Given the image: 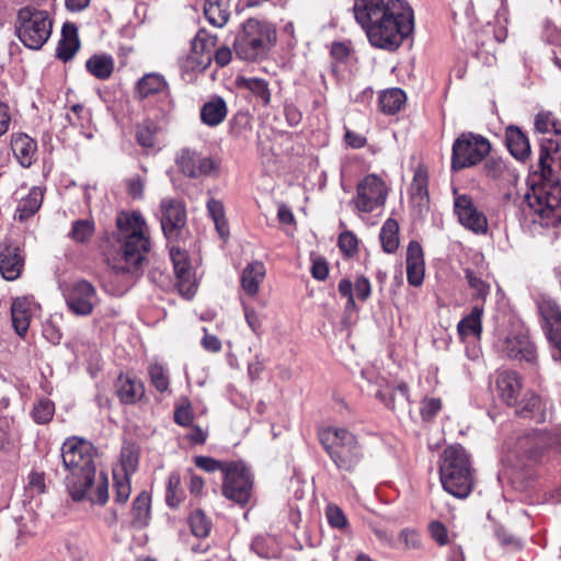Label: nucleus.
<instances>
[{"mask_svg": "<svg viewBox=\"0 0 561 561\" xmlns=\"http://www.w3.org/2000/svg\"><path fill=\"white\" fill-rule=\"evenodd\" d=\"M354 18L377 48L398 49L414 30L412 8L404 0H354Z\"/></svg>", "mask_w": 561, "mask_h": 561, "instance_id": "f257e3e1", "label": "nucleus"}, {"mask_svg": "<svg viewBox=\"0 0 561 561\" xmlns=\"http://www.w3.org/2000/svg\"><path fill=\"white\" fill-rule=\"evenodd\" d=\"M554 160L561 169L559 142L548 139V144L540 145L538 168L541 183L526 194L519 207V220L524 227H554L561 222V183L553 175L551 163Z\"/></svg>", "mask_w": 561, "mask_h": 561, "instance_id": "f03ea898", "label": "nucleus"}, {"mask_svg": "<svg viewBox=\"0 0 561 561\" xmlns=\"http://www.w3.org/2000/svg\"><path fill=\"white\" fill-rule=\"evenodd\" d=\"M116 222V240L119 250L111 266L115 276L122 277L125 283V288L118 291V294H123L134 284L146 254L150 250V239L147 222L139 211H123L117 216Z\"/></svg>", "mask_w": 561, "mask_h": 561, "instance_id": "7ed1b4c3", "label": "nucleus"}, {"mask_svg": "<svg viewBox=\"0 0 561 561\" xmlns=\"http://www.w3.org/2000/svg\"><path fill=\"white\" fill-rule=\"evenodd\" d=\"M91 443L72 436V501H87L104 507L110 500V481L104 471L96 472Z\"/></svg>", "mask_w": 561, "mask_h": 561, "instance_id": "20e7f679", "label": "nucleus"}, {"mask_svg": "<svg viewBox=\"0 0 561 561\" xmlns=\"http://www.w3.org/2000/svg\"><path fill=\"white\" fill-rule=\"evenodd\" d=\"M439 478L443 489L458 499H466L473 488V469L465 448L459 445L446 447L439 459Z\"/></svg>", "mask_w": 561, "mask_h": 561, "instance_id": "39448f33", "label": "nucleus"}, {"mask_svg": "<svg viewBox=\"0 0 561 561\" xmlns=\"http://www.w3.org/2000/svg\"><path fill=\"white\" fill-rule=\"evenodd\" d=\"M276 43V28L265 20L248 19L234 41L237 56L245 61L265 59Z\"/></svg>", "mask_w": 561, "mask_h": 561, "instance_id": "423d86ee", "label": "nucleus"}, {"mask_svg": "<svg viewBox=\"0 0 561 561\" xmlns=\"http://www.w3.org/2000/svg\"><path fill=\"white\" fill-rule=\"evenodd\" d=\"M319 439L339 470L351 472L363 459L356 436L346 428L330 426L319 433Z\"/></svg>", "mask_w": 561, "mask_h": 561, "instance_id": "0eeeda50", "label": "nucleus"}, {"mask_svg": "<svg viewBox=\"0 0 561 561\" xmlns=\"http://www.w3.org/2000/svg\"><path fill=\"white\" fill-rule=\"evenodd\" d=\"M53 31V20L47 11L32 5L21 8L16 14L15 34L30 49H39L48 41Z\"/></svg>", "mask_w": 561, "mask_h": 561, "instance_id": "6e6552de", "label": "nucleus"}, {"mask_svg": "<svg viewBox=\"0 0 561 561\" xmlns=\"http://www.w3.org/2000/svg\"><path fill=\"white\" fill-rule=\"evenodd\" d=\"M253 490V474L243 461H229L224 476L222 494L230 501L244 506Z\"/></svg>", "mask_w": 561, "mask_h": 561, "instance_id": "1a4fd4ad", "label": "nucleus"}, {"mask_svg": "<svg viewBox=\"0 0 561 561\" xmlns=\"http://www.w3.org/2000/svg\"><path fill=\"white\" fill-rule=\"evenodd\" d=\"M536 305L550 344L551 356L561 364V307L546 294L537 296Z\"/></svg>", "mask_w": 561, "mask_h": 561, "instance_id": "9d476101", "label": "nucleus"}, {"mask_svg": "<svg viewBox=\"0 0 561 561\" xmlns=\"http://www.w3.org/2000/svg\"><path fill=\"white\" fill-rule=\"evenodd\" d=\"M491 146L486 138L465 133L453 145L451 167L454 170L465 169L481 162L490 152Z\"/></svg>", "mask_w": 561, "mask_h": 561, "instance_id": "9b49d317", "label": "nucleus"}, {"mask_svg": "<svg viewBox=\"0 0 561 561\" xmlns=\"http://www.w3.org/2000/svg\"><path fill=\"white\" fill-rule=\"evenodd\" d=\"M388 188L386 183L376 174H368L356 186V195L352 201L358 213H373L386 203Z\"/></svg>", "mask_w": 561, "mask_h": 561, "instance_id": "f8f14e48", "label": "nucleus"}, {"mask_svg": "<svg viewBox=\"0 0 561 561\" xmlns=\"http://www.w3.org/2000/svg\"><path fill=\"white\" fill-rule=\"evenodd\" d=\"M214 39L205 33H198L191 43V51L179 59L183 76L192 79L194 75L203 72L211 62Z\"/></svg>", "mask_w": 561, "mask_h": 561, "instance_id": "ddd939ff", "label": "nucleus"}, {"mask_svg": "<svg viewBox=\"0 0 561 561\" xmlns=\"http://www.w3.org/2000/svg\"><path fill=\"white\" fill-rule=\"evenodd\" d=\"M454 213L459 224L476 234L488 232V219L483 211L479 210L473 199L468 194H459L457 188L453 190Z\"/></svg>", "mask_w": 561, "mask_h": 561, "instance_id": "4468645a", "label": "nucleus"}, {"mask_svg": "<svg viewBox=\"0 0 561 561\" xmlns=\"http://www.w3.org/2000/svg\"><path fill=\"white\" fill-rule=\"evenodd\" d=\"M160 222L168 241H176L186 226V209L183 202L172 197L160 202Z\"/></svg>", "mask_w": 561, "mask_h": 561, "instance_id": "2eb2a0df", "label": "nucleus"}, {"mask_svg": "<svg viewBox=\"0 0 561 561\" xmlns=\"http://www.w3.org/2000/svg\"><path fill=\"white\" fill-rule=\"evenodd\" d=\"M170 257L173 264L179 291L186 299H191L196 293L197 282L188 254L179 247L172 245L170 248Z\"/></svg>", "mask_w": 561, "mask_h": 561, "instance_id": "dca6fc26", "label": "nucleus"}, {"mask_svg": "<svg viewBox=\"0 0 561 561\" xmlns=\"http://www.w3.org/2000/svg\"><path fill=\"white\" fill-rule=\"evenodd\" d=\"M502 352L510 358L535 363L537 350L524 329L511 331L502 343Z\"/></svg>", "mask_w": 561, "mask_h": 561, "instance_id": "f3484780", "label": "nucleus"}, {"mask_svg": "<svg viewBox=\"0 0 561 561\" xmlns=\"http://www.w3.org/2000/svg\"><path fill=\"white\" fill-rule=\"evenodd\" d=\"M546 443L557 453H561V430L549 436L534 432L520 437L517 442L518 453H523L531 461H538L540 458V446Z\"/></svg>", "mask_w": 561, "mask_h": 561, "instance_id": "a211bd4d", "label": "nucleus"}, {"mask_svg": "<svg viewBox=\"0 0 561 561\" xmlns=\"http://www.w3.org/2000/svg\"><path fill=\"white\" fill-rule=\"evenodd\" d=\"M176 164L183 174L193 179L209 175L215 169L211 158L187 148L181 150L176 158Z\"/></svg>", "mask_w": 561, "mask_h": 561, "instance_id": "6ab92c4d", "label": "nucleus"}, {"mask_svg": "<svg viewBox=\"0 0 561 561\" xmlns=\"http://www.w3.org/2000/svg\"><path fill=\"white\" fill-rule=\"evenodd\" d=\"M425 275V261L422 245L412 240L407 249V279L409 285L420 287Z\"/></svg>", "mask_w": 561, "mask_h": 561, "instance_id": "aec40b11", "label": "nucleus"}, {"mask_svg": "<svg viewBox=\"0 0 561 561\" xmlns=\"http://www.w3.org/2000/svg\"><path fill=\"white\" fill-rule=\"evenodd\" d=\"M98 302V296L92 284L78 280L72 284V313L88 316Z\"/></svg>", "mask_w": 561, "mask_h": 561, "instance_id": "412c9836", "label": "nucleus"}, {"mask_svg": "<svg viewBox=\"0 0 561 561\" xmlns=\"http://www.w3.org/2000/svg\"><path fill=\"white\" fill-rule=\"evenodd\" d=\"M496 392L499 397L507 404H517V399L522 390L520 376L512 370H499L496 373Z\"/></svg>", "mask_w": 561, "mask_h": 561, "instance_id": "4be33fe9", "label": "nucleus"}, {"mask_svg": "<svg viewBox=\"0 0 561 561\" xmlns=\"http://www.w3.org/2000/svg\"><path fill=\"white\" fill-rule=\"evenodd\" d=\"M23 257L19 247L3 244L0 249V273L7 280H15L23 268Z\"/></svg>", "mask_w": 561, "mask_h": 561, "instance_id": "5701e85b", "label": "nucleus"}, {"mask_svg": "<svg viewBox=\"0 0 561 561\" xmlns=\"http://www.w3.org/2000/svg\"><path fill=\"white\" fill-rule=\"evenodd\" d=\"M11 149L13 154L24 168H28L36 160L37 144L26 134L19 133L12 135Z\"/></svg>", "mask_w": 561, "mask_h": 561, "instance_id": "b1692460", "label": "nucleus"}, {"mask_svg": "<svg viewBox=\"0 0 561 561\" xmlns=\"http://www.w3.org/2000/svg\"><path fill=\"white\" fill-rule=\"evenodd\" d=\"M237 85L239 89L248 91L259 105L263 107L270 105L271 90L266 80L256 77H241L237 79Z\"/></svg>", "mask_w": 561, "mask_h": 561, "instance_id": "393cba45", "label": "nucleus"}, {"mask_svg": "<svg viewBox=\"0 0 561 561\" xmlns=\"http://www.w3.org/2000/svg\"><path fill=\"white\" fill-rule=\"evenodd\" d=\"M226 101L218 95L210 98L201 108V121L204 125L216 127L227 117Z\"/></svg>", "mask_w": 561, "mask_h": 561, "instance_id": "a878e982", "label": "nucleus"}, {"mask_svg": "<svg viewBox=\"0 0 561 561\" xmlns=\"http://www.w3.org/2000/svg\"><path fill=\"white\" fill-rule=\"evenodd\" d=\"M516 414L520 417L534 419L536 422H543L546 419L542 400L534 392H526L522 400H517Z\"/></svg>", "mask_w": 561, "mask_h": 561, "instance_id": "bb28decb", "label": "nucleus"}, {"mask_svg": "<svg viewBox=\"0 0 561 561\" xmlns=\"http://www.w3.org/2000/svg\"><path fill=\"white\" fill-rule=\"evenodd\" d=\"M265 274V266L260 261L251 262L244 267L241 275V287L248 296L254 297L259 293Z\"/></svg>", "mask_w": 561, "mask_h": 561, "instance_id": "cd10ccee", "label": "nucleus"}, {"mask_svg": "<svg viewBox=\"0 0 561 561\" xmlns=\"http://www.w3.org/2000/svg\"><path fill=\"white\" fill-rule=\"evenodd\" d=\"M505 144L511 154L517 160H525L530 154L527 136L516 126H510L505 131Z\"/></svg>", "mask_w": 561, "mask_h": 561, "instance_id": "c85d7f7f", "label": "nucleus"}, {"mask_svg": "<svg viewBox=\"0 0 561 561\" xmlns=\"http://www.w3.org/2000/svg\"><path fill=\"white\" fill-rule=\"evenodd\" d=\"M116 392L122 403L134 404L139 401L145 388L140 379L121 375L117 380Z\"/></svg>", "mask_w": 561, "mask_h": 561, "instance_id": "c756f323", "label": "nucleus"}, {"mask_svg": "<svg viewBox=\"0 0 561 561\" xmlns=\"http://www.w3.org/2000/svg\"><path fill=\"white\" fill-rule=\"evenodd\" d=\"M376 398L386 408L394 411L397 407H404L409 402V387L405 382H400L394 387L386 386L376 392Z\"/></svg>", "mask_w": 561, "mask_h": 561, "instance_id": "7c9ffc66", "label": "nucleus"}, {"mask_svg": "<svg viewBox=\"0 0 561 561\" xmlns=\"http://www.w3.org/2000/svg\"><path fill=\"white\" fill-rule=\"evenodd\" d=\"M483 305H476L471 312L457 324V331L461 339H480L482 333Z\"/></svg>", "mask_w": 561, "mask_h": 561, "instance_id": "2f4dec72", "label": "nucleus"}, {"mask_svg": "<svg viewBox=\"0 0 561 561\" xmlns=\"http://www.w3.org/2000/svg\"><path fill=\"white\" fill-rule=\"evenodd\" d=\"M230 8L231 0H205L204 14L211 25L222 27L229 20Z\"/></svg>", "mask_w": 561, "mask_h": 561, "instance_id": "473e14b6", "label": "nucleus"}, {"mask_svg": "<svg viewBox=\"0 0 561 561\" xmlns=\"http://www.w3.org/2000/svg\"><path fill=\"white\" fill-rule=\"evenodd\" d=\"M168 83L160 73H147L137 82V94L140 99H146L156 94H168Z\"/></svg>", "mask_w": 561, "mask_h": 561, "instance_id": "72a5a7b5", "label": "nucleus"}, {"mask_svg": "<svg viewBox=\"0 0 561 561\" xmlns=\"http://www.w3.org/2000/svg\"><path fill=\"white\" fill-rule=\"evenodd\" d=\"M88 72L99 80H107L114 72L115 61L108 54H94L85 62Z\"/></svg>", "mask_w": 561, "mask_h": 561, "instance_id": "f704fd0d", "label": "nucleus"}, {"mask_svg": "<svg viewBox=\"0 0 561 561\" xmlns=\"http://www.w3.org/2000/svg\"><path fill=\"white\" fill-rule=\"evenodd\" d=\"M151 496L147 491H141L133 502L131 524L136 528H144L150 520Z\"/></svg>", "mask_w": 561, "mask_h": 561, "instance_id": "c9c22d12", "label": "nucleus"}, {"mask_svg": "<svg viewBox=\"0 0 561 561\" xmlns=\"http://www.w3.org/2000/svg\"><path fill=\"white\" fill-rule=\"evenodd\" d=\"M43 203V191L39 187H33L25 198H22L15 211V218L24 221L32 217Z\"/></svg>", "mask_w": 561, "mask_h": 561, "instance_id": "e433bc0d", "label": "nucleus"}, {"mask_svg": "<svg viewBox=\"0 0 561 561\" xmlns=\"http://www.w3.org/2000/svg\"><path fill=\"white\" fill-rule=\"evenodd\" d=\"M407 96L403 90L392 88L379 94V107L385 114H396L405 103Z\"/></svg>", "mask_w": 561, "mask_h": 561, "instance_id": "4c0bfd02", "label": "nucleus"}, {"mask_svg": "<svg viewBox=\"0 0 561 561\" xmlns=\"http://www.w3.org/2000/svg\"><path fill=\"white\" fill-rule=\"evenodd\" d=\"M12 323L15 332L23 336L30 327V310L25 299L16 298L11 306Z\"/></svg>", "mask_w": 561, "mask_h": 561, "instance_id": "58836bf2", "label": "nucleus"}, {"mask_svg": "<svg viewBox=\"0 0 561 561\" xmlns=\"http://www.w3.org/2000/svg\"><path fill=\"white\" fill-rule=\"evenodd\" d=\"M399 225L398 222L389 218L387 219L380 230L379 238L382 250L386 253H394L399 248Z\"/></svg>", "mask_w": 561, "mask_h": 561, "instance_id": "ea45409f", "label": "nucleus"}, {"mask_svg": "<svg viewBox=\"0 0 561 561\" xmlns=\"http://www.w3.org/2000/svg\"><path fill=\"white\" fill-rule=\"evenodd\" d=\"M485 173L489 178L496 181L513 182L517 180V175L514 170L507 167L502 159H490L486 161Z\"/></svg>", "mask_w": 561, "mask_h": 561, "instance_id": "a19ab883", "label": "nucleus"}, {"mask_svg": "<svg viewBox=\"0 0 561 561\" xmlns=\"http://www.w3.org/2000/svg\"><path fill=\"white\" fill-rule=\"evenodd\" d=\"M158 125L150 119H146L136 127L137 142L147 149H153L157 146Z\"/></svg>", "mask_w": 561, "mask_h": 561, "instance_id": "79ce46f5", "label": "nucleus"}, {"mask_svg": "<svg viewBox=\"0 0 561 561\" xmlns=\"http://www.w3.org/2000/svg\"><path fill=\"white\" fill-rule=\"evenodd\" d=\"M114 503L125 505L131 493V476L113 472Z\"/></svg>", "mask_w": 561, "mask_h": 561, "instance_id": "37998d69", "label": "nucleus"}, {"mask_svg": "<svg viewBox=\"0 0 561 561\" xmlns=\"http://www.w3.org/2000/svg\"><path fill=\"white\" fill-rule=\"evenodd\" d=\"M463 272L468 285L473 291V298L484 302L490 294V285L483 280L482 275L479 272H476L470 267H466Z\"/></svg>", "mask_w": 561, "mask_h": 561, "instance_id": "c03bdc74", "label": "nucleus"}, {"mask_svg": "<svg viewBox=\"0 0 561 561\" xmlns=\"http://www.w3.org/2000/svg\"><path fill=\"white\" fill-rule=\"evenodd\" d=\"M183 500V492L181 489V476L179 472L173 471L169 474L165 502L169 507L175 508Z\"/></svg>", "mask_w": 561, "mask_h": 561, "instance_id": "a18cd8bd", "label": "nucleus"}, {"mask_svg": "<svg viewBox=\"0 0 561 561\" xmlns=\"http://www.w3.org/2000/svg\"><path fill=\"white\" fill-rule=\"evenodd\" d=\"M535 128L541 134L561 135V123L549 111H541L536 115Z\"/></svg>", "mask_w": 561, "mask_h": 561, "instance_id": "49530a36", "label": "nucleus"}, {"mask_svg": "<svg viewBox=\"0 0 561 561\" xmlns=\"http://www.w3.org/2000/svg\"><path fill=\"white\" fill-rule=\"evenodd\" d=\"M190 526L193 535L197 538H206L211 529V522L199 510L190 515Z\"/></svg>", "mask_w": 561, "mask_h": 561, "instance_id": "de8ad7c7", "label": "nucleus"}, {"mask_svg": "<svg viewBox=\"0 0 561 561\" xmlns=\"http://www.w3.org/2000/svg\"><path fill=\"white\" fill-rule=\"evenodd\" d=\"M138 467V454L133 447H124L121 453V467L113 472L133 476Z\"/></svg>", "mask_w": 561, "mask_h": 561, "instance_id": "09e8293b", "label": "nucleus"}, {"mask_svg": "<svg viewBox=\"0 0 561 561\" xmlns=\"http://www.w3.org/2000/svg\"><path fill=\"white\" fill-rule=\"evenodd\" d=\"M55 275L58 282L59 289L61 290L66 305L70 308V277L68 275V263L59 261L55 266Z\"/></svg>", "mask_w": 561, "mask_h": 561, "instance_id": "8fccbe9b", "label": "nucleus"}, {"mask_svg": "<svg viewBox=\"0 0 561 561\" xmlns=\"http://www.w3.org/2000/svg\"><path fill=\"white\" fill-rule=\"evenodd\" d=\"M151 385L159 391L164 392L169 389V375L160 364H151L148 368Z\"/></svg>", "mask_w": 561, "mask_h": 561, "instance_id": "3c124183", "label": "nucleus"}, {"mask_svg": "<svg viewBox=\"0 0 561 561\" xmlns=\"http://www.w3.org/2000/svg\"><path fill=\"white\" fill-rule=\"evenodd\" d=\"M94 234V221L92 219H81L72 224V240L84 243Z\"/></svg>", "mask_w": 561, "mask_h": 561, "instance_id": "603ef678", "label": "nucleus"}, {"mask_svg": "<svg viewBox=\"0 0 561 561\" xmlns=\"http://www.w3.org/2000/svg\"><path fill=\"white\" fill-rule=\"evenodd\" d=\"M194 413L192 404L187 398H184L174 409V422L182 427L192 426Z\"/></svg>", "mask_w": 561, "mask_h": 561, "instance_id": "864d4df0", "label": "nucleus"}, {"mask_svg": "<svg viewBox=\"0 0 561 561\" xmlns=\"http://www.w3.org/2000/svg\"><path fill=\"white\" fill-rule=\"evenodd\" d=\"M325 517L332 528L345 530L348 526L344 512L335 504H329L325 508Z\"/></svg>", "mask_w": 561, "mask_h": 561, "instance_id": "5fc2aeb1", "label": "nucleus"}, {"mask_svg": "<svg viewBox=\"0 0 561 561\" xmlns=\"http://www.w3.org/2000/svg\"><path fill=\"white\" fill-rule=\"evenodd\" d=\"M32 415L39 424L49 422L54 415V403L47 399L38 401L33 408Z\"/></svg>", "mask_w": 561, "mask_h": 561, "instance_id": "6e6d98bb", "label": "nucleus"}, {"mask_svg": "<svg viewBox=\"0 0 561 561\" xmlns=\"http://www.w3.org/2000/svg\"><path fill=\"white\" fill-rule=\"evenodd\" d=\"M194 463L206 472H215L219 470L224 474L226 473V468L229 467V461H220L208 456H196L194 458Z\"/></svg>", "mask_w": 561, "mask_h": 561, "instance_id": "4d7b16f0", "label": "nucleus"}, {"mask_svg": "<svg viewBox=\"0 0 561 561\" xmlns=\"http://www.w3.org/2000/svg\"><path fill=\"white\" fill-rule=\"evenodd\" d=\"M58 59L67 62L70 60V22H65L61 28V39L56 49Z\"/></svg>", "mask_w": 561, "mask_h": 561, "instance_id": "13d9d810", "label": "nucleus"}, {"mask_svg": "<svg viewBox=\"0 0 561 561\" xmlns=\"http://www.w3.org/2000/svg\"><path fill=\"white\" fill-rule=\"evenodd\" d=\"M442 409L438 398H426L421 402L420 413L424 421L432 420Z\"/></svg>", "mask_w": 561, "mask_h": 561, "instance_id": "bf43d9fd", "label": "nucleus"}, {"mask_svg": "<svg viewBox=\"0 0 561 561\" xmlns=\"http://www.w3.org/2000/svg\"><path fill=\"white\" fill-rule=\"evenodd\" d=\"M410 191L412 196H417L421 199L427 197V176L425 173L422 171L415 172Z\"/></svg>", "mask_w": 561, "mask_h": 561, "instance_id": "052dcab7", "label": "nucleus"}, {"mask_svg": "<svg viewBox=\"0 0 561 561\" xmlns=\"http://www.w3.org/2000/svg\"><path fill=\"white\" fill-rule=\"evenodd\" d=\"M358 241L356 236L351 231H344L339 237V247L341 251L351 256L357 250Z\"/></svg>", "mask_w": 561, "mask_h": 561, "instance_id": "680f3d73", "label": "nucleus"}, {"mask_svg": "<svg viewBox=\"0 0 561 561\" xmlns=\"http://www.w3.org/2000/svg\"><path fill=\"white\" fill-rule=\"evenodd\" d=\"M428 533L432 539L435 540L439 546H446L449 542L448 530L446 526L438 520L430 523Z\"/></svg>", "mask_w": 561, "mask_h": 561, "instance_id": "e2e57ef3", "label": "nucleus"}, {"mask_svg": "<svg viewBox=\"0 0 561 561\" xmlns=\"http://www.w3.org/2000/svg\"><path fill=\"white\" fill-rule=\"evenodd\" d=\"M337 289L341 296L347 299L345 305L346 311L356 310L357 306L353 293V283L348 278H343L340 280Z\"/></svg>", "mask_w": 561, "mask_h": 561, "instance_id": "0e129e2a", "label": "nucleus"}, {"mask_svg": "<svg viewBox=\"0 0 561 561\" xmlns=\"http://www.w3.org/2000/svg\"><path fill=\"white\" fill-rule=\"evenodd\" d=\"M399 540L404 543L408 549H420L422 546L420 533L413 528H404L399 535Z\"/></svg>", "mask_w": 561, "mask_h": 561, "instance_id": "69168bd1", "label": "nucleus"}, {"mask_svg": "<svg viewBox=\"0 0 561 561\" xmlns=\"http://www.w3.org/2000/svg\"><path fill=\"white\" fill-rule=\"evenodd\" d=\"M353 290L360 301H366L371 295V285L369 279L365 276L357 277L353 285Z\"/></svg>", "mask_w": 561, "mask_h": 561, "instance_id": "338daca9", "label": "nucleus"}, {"mask_svg": "<svg viewBox=\"0 0 561 561\" xmlns=\"http://www.w3.org/2000/svg\"><path fill=\"white\" fill-rule=\"evenodd\" d=\"M190 427L191 431L185 435V439H187L191 445H204L208 437V431L193 424Z\"/></svg>", "mask_w": 561, "mask_h": 561, "instance_id": "774afa93", "label": "nucleus"}]
</instances>
